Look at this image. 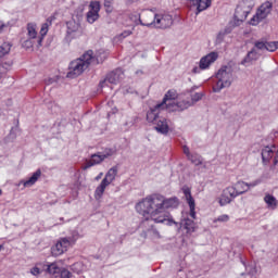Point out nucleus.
Listing matches in <instances>:
<instances>
[{
  "instance_id": "nucleus-1",
  "label": "nucleus",
  "mask_w": 278,
  "mask_h": 278,
  "mask_svg": "<svg viewBox=\"0 0 278 278\" xmlns=\"http://www.w3.org/2000/svg\"><path fill=\"white\" fill-rule=\"evenodd\" d=\"M136 212L144 218L141 222V227H147L149 223H166L169 227L176 224L170 213L164 211V195L160 193L150 194L137 203Z\"/></svg>"
},
{
  "instance_id": "nucleus-2",
  "label": "nucleus",
  "mask_w": 278,
  "mask_h": 278,
  "mask_svg": "<svg viewBox=\"0 0 278 278\" xmlns=\"http://www.w3.org/2000/svg\"><path fill=\"white\" fill-rule=\"evenodd\" d=\"M162 110H166L164 106H160L156 104L153 109H150L147 113L148 123H152L155 125L154 129L159 131V134L166 135L169 131L168 119L165 117H160V112Z\"/></svg>"
},
{
  "instance_id": "nucleus-3",
  "label": "nucleus",
  "mask_w": 278,
  "mask_h": 278,
  "mask_svg": "<svg viewBox=\"0 0 278 278\" xmlns=\"http://www.w3.org/2000/svg\"><path fill=\"white\" fill-rule=\"evenodd\" d=\"M92 60V50H88L80 58L72 61L70 63V72L67 73V77L70 79H75V77H79L84 71L90 66V61Z\"/></svg>"
},
{
  "instance_id": "nucleus-4",
  "label": "nucleus",
  "mask_w": 278,
  "mask_h": 278,
  "mask_svg": "<svg viewBox=\"0 0 278 278\" xmlns=\"http://www.w3.org/2000/svg\"><path fill=\"white\" fill-rule=\"evenodd\" d=\"M79 240V232L74 231L70 237L60 238L56 243L51 248L53 257H60L64 255L71 247H75V243Z\"/></svg>"
},
{
  "instance_id": "nucleus-5",
  "label": "nucleus",
  "mask_w": 278,
  "mask_h": 278,
  "mask_svg": "<svg viewBox=\"0 0 278 278\" xmlns=\"http://www.w3.org/2000/svg\"><path fill=\"white\" fill-rule=\"evenodd\" d=\"M177 99V91L175 89L168 90L162 102L159 103V108H164L167 112H181L188 108V104L184 102L173 103Z\"/></svg>"
},
{
  "instance_id": "nucleus-6",
  "label": "nucleus",
  "mask_w": 278,
  "mask_h": 278,
  "mask_svg": "<svg viewBox=\"0 0 278 278\" xmlns=\"http://www.w3.org/2000/svg\"><path fill=\"white\" fill-rule=\"evenodd\" d=\"M217 83L213 87V91L220 92L223 88H229L231 86V81H233V74L231 73V68L227 66H223L216 74Z\"/></svg>"
},
{
  "instance_id": "nucleus-7",
  "label": "nucleus",
  "mask_w": 278,
  "mask_h": 278,
  "mask_svg": "<svg viewBox=\"0 0 278 278\" xmlns=\"http://www.w3.org/2000/svg\"><path fill=\"white\" fill-rule=\"evenodd\" d=\"M118 175V167L114 166L108 170L105 174V177L102 179L101 184L97 187L94 191L96 199H101L105 192V188L116 179V176Z\"/></svg>"
},
{
  "instance_id": "nucleus-8",
  "label": "nucleus",
  "mask_w": 278,
  "mask_h": 278,
  "mask_svg": "<svg viewBox=\"0 0 278 278\" xmlns=\"http://www.w3.org/2000/svg\"><path fill=\"white\" fill-rule=\"evenodd\" d=\"M273 12V2L265 1L260 5V8L256 10L255 15L250 20V25L256 26L262 23L265 18H268V14Z\"/></svg>"
},
{
  "instance_id": "nucleus-9",
  "label": "nucleus",
  "mask_w": 278,
  "mask_h": 278,
  "mask_svg": "<svg viewBox=\"0 0 278 278\" xmlns=\"http://www.w3.org/2000/svg\"><path fill=\"white\" fill-rule=\"evenodd\" d=\"M255 7V2L253 0H242L236 8L235 18L236 21H243L248 18L249 14H251V10Z\"/></svg>"
},
{
  "instance_id": "nucleus-10",
  "label": "nucleus",
  "mask_w": 278,
  "mask_h": 278,
  "mask_svg": "<svg viewBox=\"0 0 278 278\" xmlns=\"http://www.w3.org/2000/svg\"><path fill=\"white\" fill-rule=\"evenodd\" d=\"M46 273L54 278H71V271L64 267H60L58 263L46 265Z\"/></svg>"
},
{
  "instance_id": "nucleus-11",
  "label": "nucleus",
  "mask_w": 278,
  "mask_h": 278,
  "mask_svg": "<svg viewBox=\"0 0 278 278\" xmlns=\"http://www.w3.org/2000/svg\"><path fill=\"white\" fill-rule=\"evenodd\" d=\"M238 195V191L236 190L235 186L227 187L223 190V193L219 199V205L225 206L229 205L233 199H236Z\"/></svg>"
},
{
  "instance_id": "nucleus-12",
  "label": "nucleus",
  "mask_w": 278,
  "mask_h": 278,
  "mask_svg": "<svg viewBox=\"0 0 278 278\" xmlns=\"http://www.w3.org/2000/svg\"><path fill=\"white\" fill-rule=\"evenodd\" d=\"M173 25V16L168 14H155L154 26L155 29H168Z\"/></svg>"
},
{
  "instance_id": "nucleus-13",
  "label": "nucleus",
  "mask_w": 278,
  "mask_h": 278,
  "mask_svg": "<svg viewBox=\"0 0 278 278\" xmlns=\"http://www.w3.org/2000/svg\"><path fill=\"white\" fill-rule=\"evenodd\" d=\"M99 12H101V2L91 1L89 4V11L87 12V22L92 25L96 21H99Z\"/></svg>"
},
{
  "instance_id": "nucleus-14",
  "label": "nucleus",
  "mask_w": 278,
  "mask_h": 278,
  "mask_svg": "<svg viewBox=\"0 0 278 278\" xmlns=\"http://www.w3.org/2000/svg\"><path fill=\"white\" fill-rule=\"evenodd\" d=\"M182 192L185 194V199L189 205V210H190V216L194 219H197V204L194 202V198H192V191L190 190V188L186 187L182 188Z\"/></svg>"
},
{
  "instance_id": "nucleus-15",
  "label": "nucleus",
  "mask_w": 278,
  "mask_h": 278,
  "mask_svg": "<svg viewBox=\"0 0 278 278\" xmlns=\"http://www.w3.org/2000/svg\"><path fill=\"white\" fill-rule=\"evenodd\" d=\"M121 81V73L118 72H111L106 75L104 80L100 81L99 86L100 88H105L108 84H112L113 86H116Z\"/></svg>"
},
{
  "instance_id": "nucleus-16",
  "label": "nucleus",
  "mask_w": 278,
  "mask_h": 278,
  "mask_svg": "<svg viewBox=\"0 0 278 278\" xmlns=\"http://www.w3.org/2000/svg\"><path fill=\"white\" fill-rule=\"evenodd\" d=\"M139 21L144 27H154L155 13L151 11L143 12L139 17Z\"/></svg>"
},
{
  "instance_id": "nucleus-17",
  "label": "nucleus",
  "mask_w": 278,
  "mask_h": 278,
  "mask_svg": "<svg viewBox=\"0 0 278 278\" xmlns=\"http://www.w3.org/2000/svg\"><path fill=\"white\" fill-rule=\"evenodd\" d=\"M218 60V53L211 52L207 55L203 56L200 60V68L201 71H205V68H210V65L214 64Z\"/></svg>"
},
{
  "instance_id": "nucleus-18",
  "label": "nucleus",
  "mask_w": 278,
  "mask_h": 278,
  "mask_svg": "<svg viewBox=\"0 0 278 278\" xmlns=\"http://www.w3.org/2000/svg\"><path fill=\"white\" fill-rule=\"evenodd\" d=\"M260 181L255 180L254 182L247 184L244 181H238L235 185V190H237V194L240 197V194H244V192H249L251 188H255Z\"/></svg>"
},
{
  "instance_id": "nucleus-19",
  "label": "nucleus",
  "mask_w": 278,
  "mask_h": 278,
  "mask_svg": "<svg viewBox=\"0 0 278 278\" xmlns=\"http://www.w3.org/2000/svg\"><path fill=\"white\" fill-rule=\"evenodd\" d=\"M190 3L193 8H197L195 14H201L212 5V0H190Z\"/></svg>"
},
{
  "instance_id": "nucleus-20",
  "label": "nucleus",
  "mask_w": 278,
  "mask_h": 278,
  "mask_svg": "<svg viewBox=\"0 0 278 278\" xmlns=\"http://www.w3.org/2000/svg\"><path fill=\"white\" fill-rule=\"evenodd\" d=\"M108 51L100 49L98 51L92 52V60L90 61L91 64H103L105 60H108Z\"/></svg>"
},
{
  "instance_id": "nucleus-21",
  "label": "nucleus",
  "mask_w": 278,
  "mask_h": 278,
  "mask_svg": "<svg viewBox=\"0 0 278 278\" xmlns=\"http://www.w3.org/2000/svg\"><path fill=\"white\" fill-rule=\"evenodd\" d=\"M163 203H164L163 212H166V210H176V207H179V199L177 197H174V198L164 197Z\"/></svg>"
},
{
  "instance_id": "nucleus-22",
  "label": "nucleus",
  "mask_w": 278,
  "mask_h": 278,
  "mask_svg": "<svg viewBox=\"0 0 278 278\" xmlns=\"http://www.w3.org/2000/svg\"><path fill=\"white\" fill-rule=\"evenodd\" d=\"M42 175V170L37 169L31 177H29L27 180H22L20 182V185L22 184L24 186V188H31V186H34L36 184V181H38V179H40Z\"/></svg>"
},
{
  "instance_id": "nucleus-23",
  "label": "nucleus",
  "mask_w": 278,
  "mask_h": 278,
  "mask_svg": "<svg viewBox=\"0 0 278 278\" xmlns=\"http://www.w3.org/2000/svg\"><path fill=\"white\" fill-rule=\"evenodd\" d=\"M105 157L101 152L92 154L91 159L86 163L84 169L91 168V166H97V164H101V162H104Z\"/></svg>"
},
{
  "instance_id": "nucleus-24",
  "label": "nucleus",
  "mask_w": 278,
  "mask_h": 278,
  "mask_svg": "<svg viewBox=\"0 0 278 278\" xmlns=\"http://www.w3.org/2000/svg\"><path fill=\"white\" fill-rule=\"evenodd\" d=\"M275 151H277V147L276 146H271V147H265L262 150V159L263 162H270V160H273V157H275Z\"/></svg>"
},
{
  "instance_id": "nucleus-25",
  "label": "nucleus",
  "mask_w": 278,
  "mask_h": 278,
  "mask_svg": "<svg viewBox=\"0 0 278 278\" xmlns=\"http://www.w3.org/2000/svg\"><path fill=\"white\" fill-rule=\"evenodd\" d=\"M265 203L270 207L271 210H277V198L275 195L266 194L264 198Z\"/></svg>"
},
{
  "instance_id": "nucleus-26",
  "label": "nucleus",
  "mask_w": 278,
  "mask_h": 278,
  "mask_svg": "<svg viewBox=\"0 0 278 278\" xmlns=\"http://www.w3.org/2000/svg\"><path fill=\"white\" fill-rule=\"evenodd\" d=\"M27 36L30 40L38 38V31L36 30V24H34V23L27 24Z\"/></svg>"
},
{
  "instance_id": "nucleus-27",
  "label": "nucleus",
  "mask_w": 278,
  "mask_h": 278,
  "mask_svg": "<svg viewBox=\"0 0 278 278\" xmlns=\"http://www.w3.org/2000/svg\"><path fill=\"white\" fill-rule=\"evenodd\" d=\"M47 265L42 263H37L31 269L30 275H34L35 277H38V275H41L43 270H46Z\"/></svg>"
},
{
  "instance_id": "nucleus-28",
  "label": "nucleus",
  "mask_w": 278,
  "mask_h": 278,
  "mask_svg": "<svg viewBox=\"0 0 278 278\" xmlns=\"http://www.w3.org/2000/svg\"><path fill=\"white\" fill-rule=\"evenodd\" d=\"M47 34H49V24L45 23L41 25V28H40V37L38 39L39 46L42 45V40H45V36H47Z\"/></svg>"
},
{
  "instance_id": "nucleus-29",
  "label": "nucleus",
  "mask_w": 278,
  "mask_h": 278,
  "mask_svg": "<svg viewBox=\"0 0 278 278\" xmlns=\"http://www.w3.org/2000/svg\"><path fill=\"white\" fill-rule=\"evenodd\" d=\"M12 49V45L4 42L0 46V58H4V55H8Z\"/></svg>"
},
{
  "instance_id": "nucleus-30",
  "label": "nucleus",
  "mask_w": 278,
  "mask_h": 278,
  "mask_svg": "<svg viewBox=\"0 0 278 278\" xmlns=\"http://www.w3.org/2000/svg\"><path fill=\"white\" fill-rule=\"evenodd\" d=\"M188 160H190V162L192 164H194V166H201V164H203V161H201V155L194 153L191 154L190 156H188Z\"/></svg>"
},
{
  "instance_id": "nucleus-31",
  "label": "nucleus",
  "mask_w": 278,
  "mask_h": 278,
  "mask_svg": "<svg viewBox=\"0 0 278 278\" xmlns=\"http://www.w3.org/2000/svg\"><path fill=\"white\" fill-rule=\"evenodd\" d=\"M131 34V30H124L122 34L115 36V42H121L122 40H125V38H129Z\"/></svg>"
},
{
  "instance_id": "nucleus-32",
  "label": "nucleus",
  "mask_w": 278,
  "mask_h": 278,
  "mask_svg": "<svg viewBox=\"0 0 278 278\" xmlns=\"http://www.w3.org/2000/svg\"><path fill=\"white\" fill-rule=\"evenodd\" d=\"M278 49V41H266V51L275 52Z\"/></svg>"
},
{
  "instance_id": "nucleus-33",
  "label": "nucleus",
  "mask_w": 278,
  "mask_h": 278,
  "mask_svg": "<svg viewBox=\"0 0 278 278\" xmlns=\"http://www.w3.org/2000/svg\"><path fill=\"white\" fill-rule=\"evenodd\" d=\"M104 8L108 14H111L114 10V0H104Z\"/></svg>"
},
{
  "instance_id": "nucleus-34",
  "label": "nucleus",
  "mask_w": 278,
  "mask_h": 278,
  "mask_svg": "<svg viewBox=\"0 0 278 278\" xmlns=\"http://www.w3.org/2000/svg\"><path fill=\"white\" fill-rule=\"evenodd\" d=\"M213 223H229V215H219L217 218L213 220Z\"/></svg>"
},
{
  "instance_id": "nucleus-35",
  "label": "nucleus",
  "mask_w": 278,
  "mask_h": 278,
  "mask_svg": "<svg viewBox=\"0 0 278 278\" xmlns=\"http://www.w3.org/2000/svg\"><path fill=\"white\" fill-rule=\"evenodd\" d=\"M115 151L113 149H106L104 153L102 154L104 160H108V157H112L114 155Z\"/></svg>"
},
{
  "instance_id": "nucleus-36",
  "label": "nucleus",
  "mask_w": 278,
  "mask_h": 278,
  "mask_svg": "<svg viewBox=\"0 0 278 278\" xmlns=\"http://www.w3.org/2000/svg\"><path fill=\"white\" fill-rule=\"evenodd\" d=\"M255 47H256V49L264 51V49L266 50V41H256Z\"/></svg>"
},
{
  "instance_id": "nucleus-37",
  "label": "nucleus",
  "mask_w": 278,
  "mask_h": 278,
  "mask_svg": "<svg viewBox=\"0 0 278 278\" xmlns=\"http://www.w3.org/2000/svg\"><path fill=\"white\" fill-rule=\"evenodd\" d=\"M253 55H255L254 51L249 52L248 56L244 59V62H251V60H255V58H253Z\"/></svg>"
},
{
  "instance_id": "nucleus-38",
  "label": "nucleus",
  "mask_w": 278,
  "mask_h": 278,
  "mask_svg": "<svg viewBox=\"0 0 278 278\" xmlns=\"http://www.w3.org/2000/svg\"><path fill=\"white\" fill-rule=\"evenodd\" d=\"M203 99V93H195L192 97V101H201Z\"/></svg>"
},
{
  "instance_id": "nucleus-39",
  "label": "nucleus",
  "mask_w": 278,
  "mask_h": 278,
  "mask_svg": "<svg viewBox=\"0 0 278 278\" xmlns=\"http://www.w3.org/2000/svg\"><path fill=\"white\" fill-rule=\"evenodd\" d=\"M182 150L187 157H190V155H192V153H190V148H188V146H184Z\"/></svg>"
},
{
  "instance_id": "nucleus-40",
  "label": "nucleus",
  "mask_w": 278,
  "mask_h": 278,
  "mask_svg": "<svg viewBox=\"0 0 278 278\" xmlns=\"http://www.w3.org/2000/svg\"><path fill=\"white\" fill-rule=\"evenodd\" d=\"M4 73H5V67H3V65H0V79L3 78Z\"/></svg>"
},
{
  "instance_id": "nucleus-41",
  "label": "nucleus",
  "mask_w": 278,
  "mask_h": 278,
  "mask_svg": "<svg viewBox=\"0 0 278 278\" xmlns=\"http://www.w3.org/2000/svg\"><path fill=\"white\" fill-rule=\"evenodd\" d=\"M101 177H103V173H100V174L96 177V181H99V179H101Z\"/></svg>"
},
{
  "instance_id": "nucleus-42",
  "label": "nucleus",
  "mask_w": 278,
  "mask_h": 278,
  "mask_svg": "<svg viewBox=\"0 0 278 278\" xmlns=\"http://www.w3.org/2000/svg\"><path fill=\"white\" fill-rule=\"evenodd\" d=\"M3 27H5V24H3V23L0 22V31L3 30Z\"/></svg>"
},
{
  "instance_id": "nucleus-43",
  "label": "nucleus",
  "mask_w": 278,
  "mask_h": 278,
  "mask_svg": "<svg viewBox=\"0 0 278 278\" xmlns=\"http://www.w3.org/2000/svg\"><path fill=\"white\" fill-rule=\"evenodd\" d=\"M4 247L3 244H0V251H3Z\"/></svg>"
},
{
  "instance_id": "nucleus-44",
  "label": "nucleus",
  "mask_w": 278,
  "mask_h": 278,
  "mask_svg": "<svg viewBox=\"0 0 278 278\" xmlns=\"http://www.w3.org/2000/svg\"><path fill=\"white\" fill-rule=\"evenodd\" d=\"M197 71H199V68H198V67H194V68H193V73H197Z\"/></svg>"
},
{
  "instance_id": "nucleus-45",
  "label": "nucleus",
  "mask_w": 278,
  "mask_h": 278,
  "mask_svg": "<svg viewBox=\"0 0 278 278\" xmlns=\"http://www.w3.org/2000/svg\"><path fill=\"white\" fill-rule=\"evenodd\" d=\"M150 229H153V225H150V227L148 228V231H149Z\"/></svg>"
},
{
  "instance_id": "nucleus-46",
  "label": "nucleus",
  "mask_w": 278,
  "mask_h": 278,
  "mask_svg": "<svg viewBox=\"0 0 278 278\" xmlns=\"http://www.w3.org/2000/svg\"><path fill=\"white\" fill-rule=\"evenodd\" d=\"M1 194H2V191H1V189H0V197H1Z\"/></svg>"
}]
</instances>
